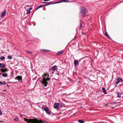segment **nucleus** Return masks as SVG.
Returning <instances> with one entry per match:
<instances>
[{"label":"nucleus","mask_w":123,"mask_h":123,"mask_svg":"<svg viewBox=\"0 0 123 123\" xmlns=\"http://www.w3.org/2000/svg\"><path fill=\"white\" fill-rule=\"evenodd\" d=\"M6 10H5L2 13L1 15V17H4L5 15L6 14Z\"/></svg>","instance_id":"1a4fd4ad"},{"label":"nucleus","mask_w":123,"mask_h":123,"mask_svg":"<svg viewBox=\"0 0 123 123\" xmlns=\"http://www.w3.org/2000/svg\"><path fill=\"white\" fill-rule=\"evenodd\" d=\"M78 122L80 123H84V122L82 120H78Z\"/></svg>","instance_id":"412c9836"},{"label":"nucleus","mask_w":123,"mask_h":123,"mask_svg":"<svg viewBox=\"0 0 123 123\" xmlns=\"http://www.w3.org/2000/svg\"><path fill=\"white\" fill-rule=\"evenodd\" d=\"M57 68L56 65H54L52 68V70H57Z\"/></svg>","instance_id":"6e6552de"},{"label":"nucleus","mask_w":123,"mask_h":123,"mask_svg":"<svg viewBox=\"0 0 123 123\" xmlns=\"http://www.w3.org/2000/svg\"><path fill=\"white\" fill-rule=\"evenodd\" d=\"M57 3H59L58 2H56L54 3H53V4H55Z\"/></svg>","instance_id":"f704fd0d"},{"label":"nucleus","mask_w":123,"mask_h":123,"mask_svg":"<svg viewBox=\"0 0 123 123\" xmlns=\"http://www.w3.org/2000/svg\"><path fill=\"white\" fill-rule=\"evenodd\" d=\"M0 71L2 72H5L7 71V68L5 69L2 68L0 69Z\"/></svg>","instance_id":"9b49d317"},{"label":"nucleus","mask_w":123,"mask_h":123,"mask_svg":"<svg viewBox=\"0 0 123 123\" xmlns=\"http://www.w3.org/2000/svg\"><path fill=\"white\" fill-rule=\"evenodd\" d=\"M69 0H62V1H64L65 2H66L67 1H68Z\"/></svg>","instance_id":"c756f323"},{"label":"nucleus","mask_w":123,"mask_h":123,"mask_svg":"<svg viewBox=\"0 0 123 123\" xmlns=\"http://www.w3.org/2000/svg\"><path fill=\"white\" fill-rule=\"evenodd\" d=\"M1 122H3V121H1Z\"/></svg>","instance_id":"ea45409f"},{"label":"nucleus","mask_w":123,"mask_h":123,"mask_svg":"<svg viewBox=\"0 0 123 123\" xmlns=\"http://www.w3.org/2000/svg\"><path fill=\"white\" fill-rule=\"evenodd\" d=\"M27 11L28 12H27L26 13L27 14H29L30 13V11L29 10H28Z\"/></svg>","instance_id":"a878e982"},{"label":"nucleus","mask_w":123,"mask_h":123,"mask_svg":"<svg viewBox=\"0 0 123 123\" xmlns=\"http://www.w3.org/2000/svg\"><path fill=\"white\" fill-rule=\"evenodd\" d=\"M122 94V93L121 92H118L117 93V97L119 98H120L121 97V95Z\"/></svg>","instance_id":"a211bd4d"},{"label":"nucleus","mask_w":123,"mask_h":123,"mask_svg":"<svg viewBox=\"0 0 123 123\" xmlns=\"http://www.w3.org/2000/svg\"><path fill=\"white\" fill-rule=\"evenodd\" d=\"M47 77H49V75H48Z\"/></svg>","instance_id":"4c0bfd02"},{"label":"nucleus","mask_w":123,"mask_h":123,"mask_svg":"<svg viewBox=\"0 0 123 123\" xmlns=\"http://www.w3.org/2000/svg\"><path fill=\"white\" fill-rule=\"evenodd\" d=\"M57 74H58V75H59V74L58 73Z\"/></svg>","instance_id":"58836bf2"},{"label":"nucleus","mask_w":123,"mask_h":123,"mask_svg":"<svg viewBox=\"0 0 123 123\" xmlns=\"http://www.w3.org/2000/svg\"><path fill=\"white\" fill-rule=\"evenodd\" d=\"M80 11L82 16L84 17L87 13V11L85 8L84 7H81L80 9Z\"/></svg>","instance_id":"f03ea898"},{"label":"nucleus","mask_w":123,"mask_h":123,"mask_svg":"<svg viewBox=\"0 0 123 123\" xmlns=\"http://www.w3.org/2000/svg\"><path fill=\"white\" fill-rule=\"evenodd\" d=\"M19 117H16L14 119V120L17 122H18V120Z\"/></svg>","instance_id":"aec40b11"},{"label":"nucleus","mask_w":123,"mask_h":123,"mask_svg":"<svg viewBox=\"0 0 123 123\" xmlns=\"http://www.w3.org/2000/svg\"><path fill=\"white\" fill-rule=\"evenodd\" d=\"M119 82L118 81H117L116 82V84H118L119 83Z\"/></svg>","instance_id":"7c9ffc66"},{"label":"nucleus","mask_w":123,"mask_h":123,"mask_svg":"<svg viewBox=\"0 0 123 123\" xmlns=\"http://www.w3.org/2000/svg\"><path fill=\"white\" fill-rule=\"evenodd\" d=\"M6 66L3 63H0V68H5Z\"/></svg>","instance_id":"4468645a"},{"label":"nucleus","mask_w":123,"mask_h":123,"mask_svg":"<svg viewBox=\"0 0 123 123\" xmlns=\"http://www.w3.org/2000/svg\"><path fill=\"white\" fill-rule=\"evenodd\" d=\"M2 76L4 77H6L8 75L6 73H3L2 74Z\"/></svg>","instance_id":"6ab92c4d"},{"label":"nucleus","mask_w":123,"mask_h":123,"mask_svg":"<svg viewBox=\"0 0 123 123\" xmlns=\"http://www.w3.org/2000/svg\"><path fill=\"white\" fill-rule=\"evenodd\" d=\"M62 0H60L59 1H58V2L59 3H61V2H62Z\"/></svg>","instance_id":"473e14b6"},{"label":"nucleus","mask_w":123,"mask_h":123,"mask_svg":"<svg viewBox=\"0 0 123 123\" xmlns=\"http://www.w3.org/2000/svg\"><path fill=\"white\" fill-rule=\"evenodd\" d=\"M3 83H4V85H5V84H6V83L5 82V81H4Z\"/></svg>","instance_id":"c9c22d12"},{"label":"nucleus","mask_w":123,"mask_h":123,"mask_svg":"<svg viewBox=\"0 0 123 123\" xmlns=\"http://www.w3.org/2000/svg\"><path fill=\"white\" fill-rule=\"evenodd\" d=\"M0 84H2L3 85H4V84L3 82L2 81L0 82Z\"/></svg>","instance_id":"bb28decb"},{"label":"nucleus","mask_w":123,"mask_h":123,"mask_svg":"<svg viewBox=\"0 0 123 123\" xmlns=\"http://www.w3.org/2000/svg\"><path fill=\"white\" fill-rule=\"evenodd\" d=\"M79 64V62L77 60H75L74 61V66L78 65Z\"/></svg>","instance_id":"ddd939ff"},{"label":"nucleus","mask_w":123,"mask_h":123,"mask_svg":"<svg viewBox=\"0 0 123 123\" xmlns=\"http://www.w3.org/2000/svg\"><path fill=\"white\" fill-rule=\"evenodd\" d=\"M117 81H118L119 82H123V80L120 78H119L117 79Z\"/></svg>","instance_id":"f3484780"},{"label":"nucleus","mask_w":123,"mask_h":123,"mask_svg":"<svg viewBox=\"0 0 123 123\" xmlns=\"http://www.w3.org/2000/svg\"><path fill=\"white\" fill-rule=\"evenodd\" d=\"M8 58L9 59H11L12 58V57L11 56H8Z\"/></svg>","instance_id":"393cba45"},{"label":"nucleus","mask_w":123,"mask_h":123,"mask_svg":"<svg viewBox=\"0 0 123 123\" xmlns=\"http://www.w3.org/2000/svg\"><path fill=\"white\" fill-rule=\"evenodd\" d=\"M43 6H42V5H40V6H39L37 7V8L36 9V10H37V9H39V8L42 7H43Z\"/></svg>","instance_id":"b1692460"},{"label":"nucleus","mask_w":123,"mask_h":123,"mask_svg":"<svg viewBox=\"0 0 123 123\" xmlns=\"http://www.w3.org/2000/svg\"><path fill=\"white\" fill-rule=\"evenodd\" d=\"M24 120L25 122H27L28 123H35L36 121L35 119H27L25 118H24Z\"/></svg>","instance_id":"7ed1b4c3"},{"label":"nucleus","mask_w":123,"mask_h":123,"mask_svg":"<svg viewBox=\"0 0 123 123\" xmlns=\"http://www.w3.org/2000/svg\"><path fill=\"white\" fill-rule=\"evenodd\" d=\"M43 76H44V77H45V76H46L47 75V74L45 73L44 74H43Z\"/></svg>","instance_id":"cd10ccee"},{"label":"nucleus","mask_w":123,"mask_h":123,"mask_svg":"<svg viewBox=\"0 0 123 123\" xmlns=\"http://www.w3.org/2000/svg\"><path fill=\"white\" fill-rule=\"evenodd\" d=\"M43 4H46L44 5V6H47L49 5L53 4V3H52V2H43Z\"/></svg>","instance_id":"0eeeda50"},{"label":"nucleus","mask_w":123,"mask_h":123,"mask_svg":"<svg viewBox=\"0 0 123 123\" xmlns=\"http://www.w3.org/2000/svg\"><path fill=\"white\" fill-rule=\"evenodd\" d=\"M55 72V71H53L52 72V74H53Z\"/></svg>","instance_id":"e433bc0d"},{"label":"nucleus","mask_w":123,"mask_h":123,"mask_svg":"<svg viewBox=\"0 0 123 123\" xmlns=\"http://www.w3.org/2000/svg\"><path fill=\"white\" fill-rule=\"evenodd\" d=\"M50 80L49 78H47L46 79L45 78H43L42 81H40L41 83L43 84L45 87H46L48 83L47 81H48Z\"/></svg>","instance_id":"f257e3e1"},{"label":"nucleus","mask_w":123,"mask_h":123,"mask_svg":"<svg viewBox=\"0 0 123 123\" xmlns=\"http://www.w3.org/2000/svg\"><path fill=\"white\" fill-rule=\"evenodd\" d=\"M41 108L42 110H44L47 114L49 115L51 114V112L48 107H42Z\"/></svg>","instance_id":"20e7f679"},{"label":"nucleus","mask_w":123,"mask_h":123,"mask_svg":"<svg viewBox=\"0 0 123 123\" xmlns=\"http://www.w3.org/2000/svg\"><path fill=\"white\" fill-rule=\"evenodd\" d=\"M32 9V7H30L29 8V9L28 10H31Z\"/></svg>","instance_id":"2f4dec72"},{"label":"nucleus","mask_w":123,"mask_h":123,"mask_svg":"<svg viewBox=\"0 0 123 123\" xmlns=\"http://www.w3.org/2000/svg\"><path fill=\"white\" fill-rule=\"evenodd\" d=\"M102 90L103 92L105 94H107V92H106V91L105 90V88L104 87H103L102 88Z\"/></svg>","instance_id":"dca6fc26"},{"label":"nucleus","mask_w":123,"mask_h":123,"mask_svg":"<svg viewBox=\"0 0 123 123\" xmlns=\"http://www.w3.org/2000/svg\"><path fill=\"white\" fill-rule=\"evenodd\" d=\"M82 24H81V23H80V29L81 28H82Z\"/></svg>","instance_id":"c85d7f7f"},{"label":"nucleus","mask_w":123,"mask_h":123,"mask_svg":"<svg viewBox=\"0 0 123 123\" xmlns=\"http://www.w3.org/2000/svg\"><path fill=\"white\" fill-rule=\"evenodd\" d=\"M122 2H123V1H122Z\"/></svg>","instance_id":"a19ab883"},{"label":"nucleus","mask_w":123,"mask_h":123,"mask_svg":"<svg viewBox=\"0 0 123 123\" xmlns=\"http://www.w3.org/2000/svg\"><path fill=\"white\" fill-rule=\"evenodd\" d=\"M41 51L43 52H47L48 51H49V50H47V49H41Z\"/></svg>","instance_id":"2eb2a0df"},{"label":"nucleus","mask_w":123,"mask_h":123,"mask_svg":"<svg viewBox=\"0 0 123 123\" xmlns=\"http://www.w3.org/2000/svg\"><path fill=\"white\" fill-rule=\"evenodd\" d=\"M5 58V57L3 56H2L0 57V59L1 60H3Z\"/></svg>","instance_id":"4be33fe9"},{"label":"nucleus","mask_w":123,"mask_h":123,"mask_svg":"<svg viewBox=\"0 0 123 123\" xmlns=\"http://www.w3.org/2000/svg\"><path fill=\"white\" fill-rule=\"evenodd\" d=\"M64 51V50H60L57 53V55H59L62 54L63 53Z\"/></svg>","instance_id":"9d476101"},{"label":"nucleus","mask_w":123,"mask_h":123,"mask_svg":"<svg viewBox=\"0 0 123 123\" xmlns=\"http://www.w3.org/2000/svg\"><path fill=\"white\" fill-rule=\"evenodd\" d=\"M54 109H57L59 107V104L58 103H55L54 105Z\"/></svg>","instance_id":"423d86ee"},{"label":"nucleus","mask_w":123,"mask_h":123,"mask_svg":"<svg viewBox=\"0 0 123 123\" xmlns=\"http://www.w3.org/2000/svg\"><path fill=\"white\" fill-rule=\"evenodd\" d=\"M62 0H60L59 1H58V2L59 3H61V2H62Z\"/></svg>","instance_id":"72a5a7b5"},{"label":"nucleus","mask_w":123,"mask_h":123,"mask_svg":"<svg viewBox=\"0 0 123 123\" xmlns=\"http://www.w3.org/2000/svg\"><path fill=\"white\" fill-rule=\"evenodd\" d=\"M26 53H29L30 54H32V52L30 51H26Z\"/></svg>","instance_id":"5701e85b"},{"label":"nucleus","mask_w":123,"mask_h":123,"mask_svg":"<svg viewBox=\"0 0 123 123\" xmlns=\"http://www.w3.org/2000/svg\"><path fill=\"white\" fill-rule=\"evenodd\" d=\"M15 79L19 81H20L22 82V77L21 76H18L15 78Z\"/></svg>","instance_id":"39448f33"},{"label":"nucleus","mask_w":123,"mask_h":123,"mask_svg":"<svg viewBox=\"0 0 123 123\" xmlns=\"http://www.w3.org/2000/svg\"><path fill=\"white\" fill-rule=\"evenodd\" d=\"M105 36H106L109 39H111V38L110 37L108 33H107V31H106L105 32Z\"/></svg>","instance_id":"f8f14e48"}]
</instances>
